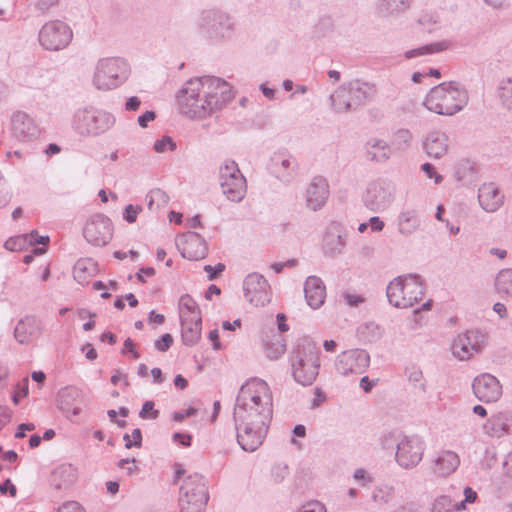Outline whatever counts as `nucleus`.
I'll list each match as a JSON object with an SVG mask.
<instances>
[{"label": "nucleus", "instance_id": "nucleus-1", "mask_svg": "<svg viewBox=\"0 0 512 512\" xmlns=\"http://www.w3.org/2000/svg\"><path fill=\"white\" fill-rule=\"evenodd\" d=\"M273 415V396L260 378L248 379L240 387L233 408L236 438L240 447L254 452L263 443Z\"/></svg>", "mask_w": 512, "mask_h": 512}, {"label": "nucleus", "instance_id": "nucleus-2", "mask_svg": "<svg viewBox=\"0 0 512 512\" xmlns=\"http://www.w3.org/2000/svg\"><path fill=\"white\" fill-rule=\"evenodd\" d=\"M232 97L230 84L215 76L192 78L175 96L180 114L194 120L206 119L222 110Z\"/></svg>", "mask_w": 512, "mask_h": 512}, {"label": "nucleus", "instance_id": "nucleus-3", "mask_svg": "<svg viewBox=\"0 0 512 512\" xmlns=\"http://www.w3.org/2000/svg\"><path fill=\"white\" fill-rule=\"evenodd\" d=\"M320 350L308 337L299 338L289 356L293 379L302 386H309L316 380L320 370Z\"/></svg>", "mask_w": 512, "mask_h": 512}, {"label": "nucleus", "instance_id": "nucleus-4", "mask_svg": "<svg viewBox=\"0 0 512 512\" xmlns=\"http://www.w3.org/2000/svg\"><path fill=\"white\" fill-rule=\"evenodd\" d=\"M71 128L81 138H96L109 132L116 124L115 115L93 104L76 108L71 116Z\"/></svg>", "mask_w": 512, "mask_h": 512}, {"label": "nucleus", "instance_id": "nucleus-5", "mask_svg": "<svg viewBox=\"0 0 512 512\" xmlns=\"http://www.w3.org/2000/svg\"><path fill=\"white\" fill-rule=\"evenodd\" d=\"M468 99L466 89L461 84L450 81L431 88L423 105L433 113L452 116L467 105Z\"/></svg>", "mask_w": 512, "mask_h": 512}, {"label": "nucleus", "instance_id": "nucleus-6", "mask_svg": "<svg viewBox=\"0 0 512 512\" xmlns=\"http://www.w3.org/2000/svg\"><path fill=\"white\" fill-rule=\"evenodd\" d=\"M131 75L128 61L121 57L100 58L93 70L92 85L99 91H111L121 87Z\"/></svg>", "mask_w": 512, "mask_h": 512}, {"label": "nucleus", "instance_id": "nucleus-7", "mask_svg": "<svg viewBox=\"0 0 512 512\" xmlns=\"http://www.w3.org/2000/svg\"><path fill=\"white\" fill-rule=\"evenodd\" d=\"M376 92L375 86L359 79L340 85L330 95L332 109L336 113H348L365 105Z\"/></svg>", "mask_w": 512, "mask_h": 512}, {"label": "nucleus", "instance_id": "nucleus-8", "mask_svg": "<svg viewBox=\"0 0 512 512\" xmlns=\"http://www.w3.org/2000/svg\"><path fill=\"white\" fill-rule=\"evenodd\" d=\"M236 22L232 16L221 10H204L198 20L199 33L214 45L230 41L236 31Z\"/></svg>", "mask_w": 512, "mask_h": 512}, {"label": "nucleus", "instance_id": "nucleus-9", "mask_svg": "<svg viewBox=\"0 0 512 512\" xmlns=\"http://www.w3.org/2000/svg\"><path fill=\"white\" fill-rule=\"evenodd\" d=\"M386 296L391 305L400 309L413 307L422 300L424 286L421 278L415 274L400 275L389 282Z\"/></svg>", "mask_w": 512, "mask_h": 512}, {"label": "nucleus", "instance_id": "nucleus-10", "mask_svg": "<svg viewBox=\"0 0 512 512\" xmlns=\"http://www.w3.org/2000/svg\"><path fill=\"white\" fill-rule=\"evenodd\" d=\"M396 184L386 176H379L370 180L363 193V205L373 213H381L387 210L395 201Z\"/></svg>", "mask_w": 512, "mask_h": 512}, {"label": "nucleus", "instance_id": "nucleus-11", "mask_svg": "<svg viewBox=\"0 0 512 512\" xmlns=\"http://www.w3.org/2000/svg\"><path fill=\"white\" fill-rule=\"evenodd\" d=\"M209 493L205 478L193 473L186 476L179 490L180 512H205Z\"/></svg>", "mask_w": 512, "mask_h": 512}, {"label": "nucleus", "instance_id": "nucleus-12", "mask_svg": "<svg viewBox=\"0 0 512 512\" xmlns=\"http://www.w3.org/2000/svg\"><path fill=\"white\" fill-rule=\"evenodd\" d=\"M218 183L225 198L240 203L247 193V181L232 159H225L218 168Z\"/></svg>", "mask_w": 512, "mask_h": 512}, {"label": "nucleus", "instance_id": "nucleus-13", "mask_svg": "<svg viewBox=\"0 0 512 512\" xmlns=\"http://www.w3.org/2000/svg\"><path fill=\"white\" fill-rule=\"evenodd\" d=\"M73 30L62 20L46 21L38 32V43L46 51L59 52L65 50L73 40Z\"/></svg>", "mask_w": 512, "mask_h": 512}, {"label": "nucleus", "instance_id": "nucleus-14", "mask_svg": "<svg viewBox=\"0 0 512 512\" xmlns=\"http://www.w3.org/2000/svg\"><path fill=\"white\" fill-rule=\"evenodd\" d=\"M426 445L416 435L403 436L396 447L395 461L403 469H413L422 460Z\"/></svg>", "mask_w": 512, "mask_h": 512}, {"label": "nucleus", "instance_id": "nucleus-15", "mask_svg": "<svg viewBox=\"0 0 512 512\" xmlns=\"http://www.w3.org/2000/svg\"><path fill=\"white\" fill-rule=\"evenodd\" d=\"M370 365V355L364 349H349L335 359V370L342 376H356L364 373Z\"/></svg>", "mask_w": 512, "mask_h": 512}, {"label": "nucleus", "instance_id": "nucleus-16", "mask_svg": "<svg viewBox=\"0 0 512 512\" xmlns=\"http://www.w3.org/2000/svg\"><path fill=\"white\" fill-rule=\"evenodd\" d=\"M83 236L89 244L104 247L113 237V224L107 216L94 214L87 220L83 228Z\"/></svg>", "mask_w": 512, "mask_h": 512}, {"label": "nucleus", "instance_id": "nucleus-17", "mask_svg": "<svg viewBox=\"0 0 512 512\" xmlns=\"http://www.w3.org/2000/svg\"><path fill=\"white\" fill-rule=\"evenodd\" d=\"M245 299L255 307H264L270 303L272 290L268 280L257 272L248 274L243 281Z\"/></svg>", "mask_w": 512, "mask_h": 512}, {"label": "nucleus", "instance_id": "nucleus-18", "mask_svg": "<svg viewBox=\"0 0 512 512\" xmlns=\"http://www.w3.org/2000/svg\"><path fill=\"white\" fill-rule=\"evenodd\" d=\"M486 345V335L477 330H469L459 334L452 343V353L459 360H468L474 354L483 350Z\"/></svg>", "mask_w": 512, "mask_h": 512}, {"label": "nucleus", "instance_id": "nucleus-19", "mask_svg": "<svg viewBox=\"0 0 512 512\" xmlns=\"http://www.w3.org/2000/svg\"><path fill=\"white\" fill-rule=\"evenodd\" d=\"M56 402L57 408L62 414L69 421H74V418L82 412V406L85 404V394L76 386H65L58 391Z\"/></svg>", "mask_w": 512, "mask_h": 512}, {"label": "nucleus", "instance_id": "nucleus-20", "mask_svg": "<svg viewBox=\"0 0 512 512\" xmlns=\"http://www.w3.org/2000/svg\"><path fill=\"white\" fill-rule=\"evenodd\" d=\"M11 137L19 143H30L40 135V129L34 119L25 112L16 111L10 118Z\"/></svg>", "mask_w": 512, "mask_h": 512}, {"label": "nucleus", "instance_id": "nucleus-21", "mask_svg": "<svg viewBox=\"0 0 512 512\" xmlns=\"http://www.w3.org/2000/svg\"><path fill=\"white\" fill-rule=\"evenodd\" d=\"M298 168L296 158L287 150L273 153L268 163L269 172L282 183H290L294 179Z\"/></svg>", "mask_w": 512, "mask_h": 512}, {"label": "nucleus", "instance_id": "nucleus-22", "mask_svg": "<svg viewBox=\"0 0 512 512\" xmlns=\"http://www.w3.org/2000/svg\"><path fill=\"white\" fill-rule=\"evenodd\" d=\"M474 395L482 402H496L502 396V385L499 380L489 373H483L474 378L472 383Z\"/></svg>", "mask_w": 512, "mask_h": 512}, {"label": "nucleus", "instance_id": "nucleus-23", "mask_svg": "<svg viewBox=\"0 0 512 512\" xmlns=\"http://www.w3.org/2000/svg\"><path fill=\"white\" fill-rule=\"evenodd\" d=\"M328 197L329 184L327 180L321 176L314 177L305 191L306 206L313 211H318L324 207Z\"/></svg>", "mask_w": 512, "mask_h": 512}, {"label": "nucleus", "instance_id": "nucleus-24", "mask_svg": "<svg viewBox=\"0 0 512 512\" xmlns=\"http://www.w3.org/2000/svg\"><path fill=\"white\" fill-rule=\"evenodd\" d=\"M346 245L343 227L338 222H331L323 237L322 250L326 256L335 257L341 254Z\"/></svg>", "mask_w": 512, "mask_h": 512}, {"label": "nucleus", "instance_id": "nucleus-25", "mask_svg": "<svg viewBox=\"0 0 512 512\" xmlns=\"http://www.w3.org/2000/svg\"><path fill=\"white\" fill-rule=\"evenodd\" d=\"M181 254L189 260L203 259L207 254V245L203 237L196 232H187L179 240Z\"/></svg>", "mask_w": 512, "mask_h": 512}, {"label": "nucleus", "instance_id": "nucleus-26", "mask_svg": "<svg viewBox=\"0 0 512 512\" xmlns=\"http://www.w3.org/2000/svg\"><path fill=\"white\" fill-rule=\"evenodd\" d=\"M478 201L484 211L493 213L503 205L504 194L495 183H483L478 189Z\"/></svg>", "mask_w": 512, "mask_h": 512}, {"label": "nucleus", "instance_id": "nucleus-27", "mask_svg": "<svg viewBox=\"0 0 512 512\" xmlns=\"http://www.w3.org/2000/svg\"><path fill=\"white\" fill-rule=\"evenodd\" d=\"M43 330L42 322L35 316H26L18 321L14 337L20 344H28L37 338Z\"/></svg>", "mask_w": 512, "mask_h": 512}, {"label": "nucleus", "instance_id": "nucleus-28", "mask_svg": "<svg viewBox=\"0 0 512 512\" xmlns=\"http://www.w3.org/2000/svg\"><path fill=\"white\" fill-rule=\"evenodd\" d=\"M448 147L447 134L439 130L429 132L423 140V150L430 158H442L447 153Z\"/></svg>", "mask_w": 512, "mask_h": 512}, {"label": "nucleus", "instance_id": "nucleus-29", "mask_svg": "<svg viewBox=\"0 0 512 512\" xmlns=\"http://www.w3.org/2000/svg\"><path fill=\"white\" fill-rule=\"evenodd\" d=\"M433 472L439 477H447L454 473L460 465V457L451 450L440 451L432 461Z\"/></svg>", "mask_w": 512, "mask_h": 512}, {"label": "nucleus", "instance_id": "nucleus-30", "mask_svg": "<svg viewBox=\"0 0 512 512\" xmlns=\"http://www.w3.org/2000/svg\"><path fill=\"white\" fill-rule=\"evenodd\" d=\"M304 293L307 304L318 309L325 301L326 287L319 277L309 276L304 283Z\"/></svg>", "mask_w": 512, "mask_h": 512}, {"label": "nucleus", "instance_id": "nucleus-31", "mask_svg": "<svg viewBox=\"0 0 512 512\" xmlns=\"http://www.w3.org/2000/svg\"><path fill=\"white\" fill-rule=\"evenodd\" d=\"M512 417L505 412H498L491 415L483 424L484 432L491 436L500 438L510 433V422Z\"/></svg>", "mask_w": 512, "mask_h": 512}, {"label": "nucleus", "instance_id": "nucleus-32", "mask_svg": "<svg viewBox=\"0 0 512 512\" xmlns=\"http://www.w3.org/2000/svg\"><path fill=\"white\" fill-rule=\"evenodd\" d=\"M397 231L404 237L411 236L420 228L421 221L415 209L405 208L400 211L396 219Z\"/></svg>", "mask_w": 512, "mask_h": 512}, {"label": "nucleus", "instance_id": "nucleus-33", "mask_svg": "<svg viewBox=\"0 0 512 512\" xmlns=\"http://www.w3.org/2000/svg\"><path fill=\"white\" fill-rule=\"evenodd\" d=\"M180 323L202 322V316L196 301L188 294L182 295L178 303Z\"/></svg>", "mask_w": 512, "mask_h": 512}, {"label": "nucleus", "instance_id": "nucleus-34", "mask_svg": "<svg viewBox=\"0 0 512 512\" xmlns=\"http://www.w3.org/2000/svg\"><path fill=\"white\" fill-rule=\"evenodd\" d=\"M368 158L377 163L386 162L392 153L390 144L385 140L371 138L365 144Z\"/></svg>", "mask_w": 512, "mask_h": 512}, {"label": "nucleus", "instance_id": "nucleus-35", "mask_svg": "<svg viewBox=\"0 0 512 512\" xmlns=\"http://www.w3.org/2000/svg\"><path fill=\"white\" fill-rule=\"evenodd\" d=\"M413 0H377V11L382 17H397L410 9Z\"/></svg>", "mask_w": 512, "mask_h": 512}, {"label": "nucleus", "instance_id": "nucleus-36", "mask_svg": "<svg viewBox=\"0 0 512 512\" xmlns=\"http://www.w3.org/2000/svg\"><path fill=\"white\" fill-rule=\"evenodd\" d=\"M449 47L450 42L448 40H442L427 45H423L418 48L407 50L405 51L404 56L406 59H413L425 55H431L438 52H442L447 50Z\"/></svg>", "mask_w": 512, "mask_h": 512}, {"label": "nucleus", "instance_id": "nucleus-37", "mask_svg": "<svg viewBox=\"0 0 512 512\" xmlns=\"http://www.w3.org/2000/svg\"><path fill=\"white\" fill-rule=\"evenodd\" d=\"M371 499L378 507L389 505L395 499L394 486L386 483L376 485L372 490Z\"/></svg>", "mask_w": 512, "mask_h": 512}, {"label": "nucleus", "instance_id": "nucleus-38", "mask_svg": "<svg viewBox=\"0 0 512 512\" xmlns=\"http://www.w3.org/2000/svg\"><path fill=\"white\" fill-rule=\"evenodd\" d=\"M95 270L96 264L92 259H80L74 266L73 277L79 284L85 285L94 275Z\"/></svg>", "mask_w": 512, "mask_h": 512}, {"label": "nucleus", "instance_id": "nucleus-39", "mask_svg": "<svg viewBox=\"0 0 512 512\" xmlns=\"http://www.w3.org/2000/svg\"><path fill=\"white\" fill-rule=\"evenodd\" d=\"M360 339L367 343H375L384 335V328L375 322H366L358 327Z\"/></svg>", "mask_w": 512, "mask_h": 512}, {"label": "nucleus", "instance_id": "nucleus-40", "mask_svg": "<svg viewBox=\"0 0 512 512\" xmlns=\"http://www.w3.org/2000/svg\"><path fill=\"white\" fill-rule=\"evenodd\" d=\"M202 322H187L181 324V337L183 344L194 346L201 338Z\"/></svg>", "mask_w": 512, "mask_h": 512}, {"label": "nucleus", "instance_id": "nucleus-41", "mask_svg": "<svg viewBox=\"0 0 512 512\" xmlns=\"http://www.w3.org/2000/svg\"><path fill=\"white\" fill-rule=\"evenodd\" d=\"M495 288L502 297H512V268L502 269L495 279Z\"/></svg>", "mask_w": 512, "mask_h": 512}, {"label": "nucleus", "instance_id": "nucleus-42", "mask_svg": "<svg viewBox=\"0 0 512 512\" xmlns=\"http://www.w3.org/2000/svg\"><path fill=\"white\" fill-rule=\"evenodd\" d=\"M413 135L408 129H398L395 131L390 140V147L392 151H404L410 147Z\"/></svg>", "mask_w": 512, "mask_h": 512}, {"label": "nucleus", "instance_id": "nucleus-43", "mask_svg": "<svg viewBox=\"0 0 512 512\" xmlns=\"http://www.w3.org/2000/svg\"><path fill=\"white\" fill-rule=\"evenodd\" d=\"M147 206L150 211H158L169 202V196L162 189H152L146 196Z\"/></svg>", "mask_w": 512, "mask_h": 512}, {"label": "nucleus", "instance_id": "nucleus-44", "mask_svg": "<svg viewBox=\"0 0 512 512\" xmlns=\"http://www.w3.org/2000/svg\"><path fill=\"white\" fill-rule=\"evenodd\" d=\"M286 350L283 337L280 334L274 335L269 341L265 342V351L269 359H277Z\"/></svg>", "mask_w": 512, "mask_h": 512}, {"label": "nucleus", "instance_id": "nucleus-45", "mask_svg": "<svg viewBox=\"0 0 512 512\" xmlns=\"http://www.w3.org/2000/svg\"><path fill=\"white\" fill-rule=\"evenodd\" d=\"M498 94L504 108L512 111V77H505L500 80Z\"/></svg>", "mask_w": 512, "mask_h": 512}, {"label": "nucleus", "instance_id": "nucleus-46", "mask_svg": "<svg viewBox=\"0 0 512 512\" xmlns=\"http://www.w3.org/2000/svg\"><path fill=\"white\" fill-rule=\"evenodd\" d=\"M457 503L447 495L438 496L431 505V512H451L456 511Z\"/></svg>", "mask_w": 512, "mask_h": 512}, {"label": "nucleus", "instance_id": "nucleus-47", "mask_svg": "<svg viewBox=\"0 0 512 512\" xmlns=\"http://www.w3.org/2000/svg\"><path fill=\"white\" fill-rule=\"evenodd\" d=\"M289 475L288 465L284 463H277L271 469V479L274 483H282Z\"/></svg>", "mask_w": 512, "mask_h": 512}, {"label": "nucleus", "instance_id": "nucleus-48", "mask_svg": "<svg viewBox=\"0 0 512 512\" xmlns=\"http://www.w3.org/2000/svg\"><path fill=\"white\" fill-rule=\"evenodd\" d=\"M37 74V79L33 82L39 89H45L53 82V72L49 70H37L35 71Z\"/></svg>", "mask_w": 512, "mask_h": 512}, {"label": "nucleus", "instance_id": "nucleus-49", "mask_svg": "<svg viewBox=\"0 0 512 512\" xmlns=\"http://www.w3.org/2000/svg\"><path fill=\"white\" fill-rule=\"evenodd\" d=\"M464 499L460 502H456V511H463L467 509V504H472L478 498L477 492L471 487H465L463 490Z\"/></svg>", "mask_w": 512, "mask_h": 512}, {"label": "nucleus", "instance_id": "nucleus-50", "mask_svg": "<svg viewBox=\"0 0 512 512\" xmlns=\"http://www.w3.org/2000/svg\"><path fill=\"white\" fill-rule=\"evenodd\" d=\"M176 149V143L169 136H163L154 143V150L158 153L173 151Z\"/></svg>", "mask_w": 512, "mask_h": 512}, {"label": "nucleus", "instance_id": "nucleus-51", "mask_svg": "<svg viewBox=\"0 0 512 512\" xmlns=\"http://www.w3.org/2000/svg\"><path fill=\"white\" fill-rule=\"evenodd\" d=\"M123 439L125 441V447L127 449H130L132 447H141L142 445V433L139 428H136L132 431V434H125L123 436Z\"/></svg>", "mask_w": 512, "mask_h": 512}, {"label": "nucleus", "instance_id": "nucleus-52", "mask_svg": "<svg viewBox=\"0 0 512 512\" xmlns=\"http://www.w3.org/2000/svg\"><path fill=\"white\" fill-rule=\"evenodd\" d=\"M154 406L155 404L153 401H146L139 412V417L142 419H157L159 411L155 410Z\"/></svg>", "mask_w": 512, "mask_h": 512}, {"label": "nucleus", "instance_id": "nucleus-53", "mask_svg": "<svg viewBox=\"0 0 512 512\" xmlns=\"http://www.w3.org/2000/svg\"><path fill=\"white\" fill-rule=\"evenodd\" d=\"M173 344V337L169 333H165L161 338L154 342L157 351L166 352Z\"/></svg>", "mask_w": 512, "mask_h": 512}, {"label": "nucleus", "instance_id": "nucleus-54", "mask_svg": "<svg viewBox=\"0 0 512 512\" xmlns=\"http://www.w3.org/2000/svg\"><path fill=\"white\" fill-rule=\"evenodd\" d=\"M407 375H408V379L410 382L420 383L421 389L423 391H425V383L423 382V373L418 367L412 366L411 368L407 369Z\"/></svg>", "mask_w": 512, "mask_h": 512}, {"label": "nucleus", "instance_id": "nucleus-55", "mask_svg": "<svg viewBox=\"0 0 512 512\" xmlns=\"http://www.w3.org/2000/svg\"><path fill=\"white\" fill-rule=\"evenodd\" d=\"M25 243H26L25 236H17V237L9 238L5 242L4 246L7 250L17 251V250H21L25 246Z\"/></svg>", "mask_w": 512, "mask_h": 512}, {"label": "nucleus", "instance_id": "nucleus-56", "mask_svg": "<svg viewBox=\"0 0 512 512\" xmlns=\"http://www.w3.org/2000/svg\"><path fill=\"white\" fill-rule=\"evenodd\" d=\"M298 512H327V510L323 503L318 500H312L302 505Z\"/></svg>", "mask_w": 512, "mask_h": 512}, {"label": "nucleus", "instance_id": "nucleus-57", "mask_svg": "<svg viewBox=\"0 0 512 512\" xmlns=\"http://www.w3.org/2000/svg\"><path fill=\"white\" fill-rule=\"evenodd\" d=\"M141 211L142 208L140 206H134L132 204H129L124 209L123 218L128 223H134L137 219L139 212Z\"/></svg>", "mask_w": 512, "mask_h": 512}, {"label": "nucleus", "instance_id": "nucleus-58", "mask_svg": "<svg viewBox=\"0 0 512 512\" xmlns=\"http://www.w3.org/2000/svg\"><path fill=\"white\" fill-rule=\"evenodd\" d=\"M421 170L425 173L427 178L433 179L435 184H440L442 182L443 177L435 171V168L431 163L422 164Z\"/></svg>", "mask_w": 512, "mask_h": 512}, {"label": "nucleus", "instance_id": "nucleus-59", "mask_svg": "<svg viewBox=\"0 0 512 512\" xmlns=\"http://www.w3.org/2000/svg\"><path fill=\"white\" fill-rule=\"evenodd\" d=\"M225 270V265L218 263L216 266L206 265L204 271L207 273V277L210 281L217 278L218 274Z\"/></svg>", "mask_w": 512, "mask_h": 512}, {"label": "nucleus", "instance_id": "nucleus-60", "mask_svg": "<svg viewBox=\"0 0 512 512\" xmlns=\"http://www.w3.org/2000/svg\"><path fill=\"white\" fill-rule=\"evenodd\" d=\"M26 242L30 244H42L46 245L49 242V236H40L37 231H32L29 235H26Z\"/></svg>", "mask_w": 512, "mask_h": 512}, {"label": "nucleus", "instance_id": "nucleus-61", "mask_svg": "<svg viewBox=\"0 0 512 512\" xmlns=\"http://www.w3.org/2000/svg\"><path fill=\"white\" fill-rule=\"evenodd\" d=\"M58 512H85L84 508L76 501H68L59 507Z\"/></svg>", "mask_w": 512, "mask_h": 512}, {"label": "nucleus", "instance_id": "nucleus-62", "mask_svg": "<svg viewBox=\"0 0 512 512\" xmlns=\"http://www.w3.org/2000/svg\"><path fill=\"white\" fill-rule=\"evenodd\" d=\"M141 100L139 97L137 96H131L129 97L126 102H125V105H124V109L125 111L127 112H131V111H137L140 106H141Z\"/></svg>", "mask_w": 512, "mask_h": 512}, {"label": "nucleus", "instance_id": "nucleus-63", "mask_svg": "<svg viewBox=\"0 0 512 512\" xmlns=\"http://www.w3.org/2000/svg\"><path fill=\"white\" fill-rule=\"evenodd\" d=\"M156 118V114L153 111H146L142 115H140L137 119L139 126L142 128H146L148 124L154 121Z\"/></svg>", "mask_w": 512, "mask_h": 512}, {"label": "nucleus", "instance_id": "nucleus-64", "mask_svg": "<svg viewBox=\"0 0 512 512\" xmlns=\"http://www.w3.org/2000/svg\"><path fill=\"white\" fill-rule=\"evenodd\" d=\"M368 226L372 232H381L385 227V223L380 219V217L372 216L368 221Z\"/></svg>", "mask_w": 512, "mask_h": 512}]
</instances>
